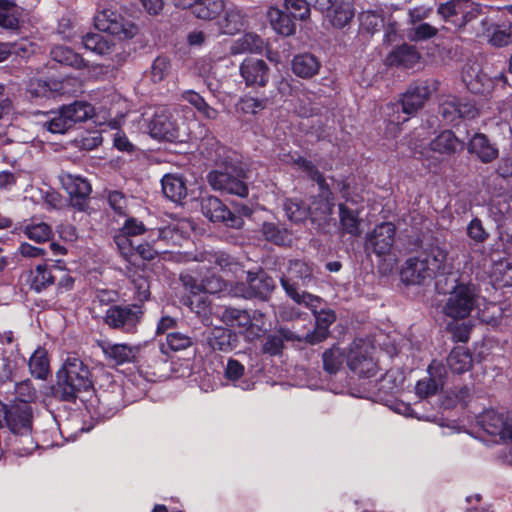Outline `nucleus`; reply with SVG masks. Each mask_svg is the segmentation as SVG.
<instances>
[{"mask_svg": "<svg viewBox=\"0 0 512 512\" xmlns=\"http://www.w3.org/2000/svg\"><path fill=\"white\" fill-rule=\"evenodd\" d=\"M202 261L214 264L219 270L231 273L236 279L234 285H230L227 294L234 297L250 299L253 297L265 298L274 288V281L264 272H251L243 269L242 265L225 252H207Z\"/></svg>", "mask_w": 512, "mask_h": 512, "instance_id": "1", "label": "nucleus"}, {"mask_svg": "<svg viewBox=\"0 0 512 512\" xmlns=\"http://www.w3.org/2000/svg\"><path fill=\"white\" fill-rule=\"evenodd\" d=\"M208 251L201 253L196 260L201 263L198 267V276H185L183 278L184 285L189 289L191 296L188 298V306L203 322H208L212 314L211 302L208 294L227 293V283L214 274L202 275L203 271H209L216 268L214 264L202 261L203 255Z\"/></svg>", "mask_w": 512, "mask_h": 512, "instance_id": "2", "label": "nucleus"}, {"mask_svg": "<svg viewBox=\"0 0 512 512\" xmlns=\"http://www.w3.org/2000/svg\"><path fill=\"white\" fill-rule=\"evenodd\" d=\"M296 164L301 168L307 175L316 181L321 190V200L319 203L313 202L310 207H307L298 198L287 199L284 203V211L286 216L293 222H301L305 220L309 215L315 220L317 217L325 219L332 213L333 203L331 199V193L327 187H325V181L319 171L314 165L306 160L299 158Z\"/></svg>", "mask_w": 512, "mask_h": 512, "instance_id": "3", "label": "nucleus"}, {"mask_svg": "<svg viewBox=\"0 0 512 512\" xmlns=\"http://www.w3.org/2000/svg\"><path fill=\"white\" fill-rule=\"evenodd\" d=\"M375 347L369 340L355 339L346 353V362L349 369L363 380L364 390L353 393L357 397H369L378 385V380H373L378 373V365L374 358Z\"/></svg>", "mask_w": 512, "mask_h": 512, "instance_id": "4", "label": "nucleus"}, {"mask_svg": "<svg viewBox=\"0 0 512 512\" xmlns=\"http://www.w3.org/2000/svg\"><path fill=\"white\" fill-rule=\"evenodd\" d=\"M315 268L313 265L302 261H290L286 272L280 282L286 294L298 305L308 309L319 308L322 299L308 292L302 291V287H308L314 280Z\"/></svg>", "mask_w": 512, "mask_h": 512, "instance_id": "5", "label": "nucleus"}, {"mask_svg": "<svg viewBox=\"0 0 512 512\" xmlns=\"http://www.w3.org/2000/svg\"><path fill=\"white\" fill-rule=\"evenodd\" d=\"M434 83L428 81L412 84L403 94L400 102L388 106L387 133L395 136L400 124L409 120L410 116L421 109L435 91Z\"/></svg>", "mask_w": 512, "mask_h": 512, "instance_id": "6", "label": "nucleus"}, {"mask_svg": "<svg viewBox=\"0 0 512 512\" xmlns=\"http://www.w3.org/2000/svg\"><path fill=\"white\" fill-rule=\"evenodd\" d=\"M216 153L218 157L215 161L218 168L207 176L211 187L214 190L246 197L248 187L242 180L244 178L242 170L234 163L232 157L234 153L226 150L225 147H219Z\"/></svg>", "mask_w": 512, "mask_h": 512, "instance_id": "7", "label": "nucleus"}, {"mask_svg": "<svg viewBox=\"0 0 512 512\" xmlns=\"http://www.w3.org/2000/svg\"><path fill=\"white\" fill-rule=\"evenodd\" d=\"M92 387L90 371L86 365L75 356H68L57 372L55 395L62 401L72 402L79 393Z\"/></svg>", "mask_w": 512, "mask_h": 512, "instance_id": "8", "label": "nucleus"}, {"mask_svg": "<svg viewBox=\"0 0 512 512\" xmlns=\"http://www.w3.org/2000/svg\"><path fill=\"white\" fill-rule=\"evenodd\" d=\"M94 23L99 31L119 38H132L135 35V26L118 13L112 5L103 0L98 4Z\"/></svg>", "mask_w": 512, "mask_h": 512, "instance_id": "9", "label": "nucleus"}, {"mask_svg": "<svg viewBox=\"0 0 512 512\" xmlns=\"http://www.w3.org/2000/svg\"><path fill=\"white\" fill-rule=\"evenodd\" d=\"M477 423L483 433L491 437L492 443L510 441L512 443V417L490 409L481 413Z\"/></svg>", "mask_w": 512, "mask_h": 512, "instance_id": "10", "label": "nucleus"}, {"mask_svg": "<svg viewBox=\"0 0 512 512\" xmlns=\"http://www.w3.org/2000/svg\"><path fill=\"white\" fill-rule=\"evenodd\" d=\"M8 425L14 434L13 450L19 456H28L37 448L31 430V410L25 407L17 416L8 419Z\"/></svg>", "mask_w": 512, "mask_h": 512, "instance_id": "11", "label": "nucleus"}, {"mask_svg": "<svg viewBox=\"0 0 512 512\" xmlns=\"http://www.w3.org/2000/svg\"><path fill=\"white\" fill-rule=\"evenodd\" d=\"M477 290L472 284H459L449 294L444 306V313L455 319L470 315L476 306Z\"/></svg>", "mask_w": 512, "mask_h": 512, "instance_id": "12", "label": "nucleus"}, {"mask_svg": "<svg viewBox=\"0 0 512 512\" xmlns=\"http://www.w3.org/2000/svg\"><path fill=\"white\" fill-rule=\"evenodd\" d=\"M396 227L393 223L383 222L367 233L365 239V251L373 253L377 257L390 256L395 241Z\"/></svg>", "mask_w": 512, "mask_h": 512, "instance_id": "13", "label": "nucleus"}, {"mask_svg": "<svg viewBox=\"0 0 512 512\" xmlns=\"http://www.w3.org/2000/svg\"><path fill=\"white\" fill-rule=\"evenodd\" d=\"M142 315L139 305H114L107 309L104 319L109 327L132 333L140 323Z\"/></svg>", "mask_w": 512, "mask_h": 512, "instance_id": "14", "label": "nucleus"}, {"mask_svg": "<svg viewBox=\"0 0 512 512\" xmlns=\"http://www.w3.org/2000/svg\"><path fill=\"white\" fill-rule=\"evenodd\" d=\"M480 12V6L471 0H450L438 8L439 15L456 29L464 27Z\"/></svg>", "mask_w": 512, "mask_h": 512, "instance_id": "15", "label": "nucleus"}, {"mask_svg": "<svg viewBox=\"0 0 512 512\" xmlns=\"http://www.w3.org/2000/svg\"><path fill=\"white\" fill-rule=\"evenodd\" d=\"M461 77L467 89L474 94H489L493 90L496 81H502L503 84H506V77L503 73L494 78H489L482 73L480 65L476 62L466 63L462 68Z\"/></svg>", "mask_w": 512, "mask_h": 512, "instance_id": "16", "label": "nucleus"}, {"mask_svg": "<svg viewBox=\"0 0 512 512\" xmlns=\"http://www.w3.org/2000/svg\"><path fill=\"white\" fill-rule=\"evenodd\" d=\"M60 181L70 197L71 205L80 211L84 210L92 190L90 183L80 176L69 173L62 174Z\"/></svg>", "mask_w": 512, "mask_h": 512, "instance_id": "17", "label": "nucleus"}, {"mask_svg": "<svg viewBox=\"0 0 512 512\" xmlns=\"http://www.w3.org/2000/svg\"><path fill=\"white\" fill-rule=\"evenodd\" d=\"M152 137L167 141H175L179 138V127L172 120V115L167 108L160 107L154 113L149 124Z\"/></svg>", "mask_w": 512, "mask_h": 512, "instance_id": "18", "label": "nucleus"}, {"mask_svg": "<svg viewBox=\"0 0 512 512\" xmlns=\"http://www.w3.org/2000/svg\"><path fill=\"white\" fill-rule=\"evenodd\" d=\"M201 210L204 216L213 222H223L227 226L234 228H239L242 225V219L232 214L230 210L214 196H207L202 199Z\"/></svg>", "mask_w": 512, "mask_h": 512, "instance_id": "19", "label": "nucleus"}, {"mask_svg": "<svg viewBox=\"0 0 512 512\" xmlns=\"http://www.w3.org/2000/svg\"><path fill=\"white\" fill-rule=\"evenodd\" d=\"M440 114L446 123L453 124L458 119L474 118L478 111L471 102L463 101L455 96H448L440 105Z\"/></svg>", "mask_w": 512, "mask_h": 512, "instance_id": "20", "label": "nucleus"}, {"mask_svg": "<svg viewBox=\"0 0 512 512\" xmlns=\"http://www.w3.org/2000/svg\"><path fill=\"white\" fill-rule=\"evenodd\" d=\"M145 232L148 233V230L141 221L133 217L127 218L122 228L114 237V241L120 253L126 258L132 256L135 242L132 238L142 235Z\"/></svg>", "mask_w": 512, "mask_h": 512, "instance_id": "21", "label": "nucleus"}, {"mask_svg": "<svg viewBox=\"0 0 512 512\" xmlns=\"http://www.w3.org/2000/svg\"><path fill=\"white\" fill-rule=\"evenodd\" d=\"M317 309L318 308L310 309L315 318L314 329L300 331L303 342L311 345L320 343L328 337L329 327L336 319L334 311L330 309L317 311Z\"/></svg>", "mask_w": 512, "mask_h": 512, "instance_id": "22", "label": "nucleus"}, {"mask_svg": "<svg viewBox=\"0 0 512 512\" xmlns=\"http://www.w3.org/2000/svg\"><path fill=\"white\" fill-rule=\"evenodd\" d=\"M240 75L247 86L264 87L269 80V67L262 59L248 57L240 65Z\"/></svg>", "mask_w": 512, "mask_h": 512, "instance_id": "23", "label": "nucleus"}, {"mask_svg": "<svg viewBox=\"0 0 512 512\" xmlns=\"http://www.w3.org/2000/svg\"><path fill=\"white\" fill-rule=\"evenodd\" d=\"M490 263L489 276L491 281L499 287L512 286V259L495 257L483 260V268L487 269Z\"/></svg>", "mask_w": 512, "mask_h": 512, "instance_id": "24", "label": "nucleus"}, {"mask_svg": "<svg viewBox=\"0 0 512 512\" xmlns=\"http://www.w3.org/2000/svg\"><path fill=\"white\" fill-rule=\"evenodd\" d=\"M463 148V142L460 141L455 134L450 130L441 132L435 139L429 143V147L424 150H418L415 146V153L421 156L430 157V152L438 153L441 155H450Z\"/></svg>", "mask_w": 512, "mask_h": 512, "instance_id": "25", "label": "nucleus"}, {"mask_svg": "<svg viewBox=\"0 0 512 512\" xmlns=\"http://www.w3.org/2000/svg\"><path fill=\"white\" fill-rule=\"evenodd\" d=\"M484 35L489 44L494 47H505L512 43V22L504 19L498 22L488 23L482 21Z\"/></svg>", "mask_w": 512, "mask_h": 512, "instance_id": "26", "label": "nucleus"}, {"mask_svg": "<svg viewBox=\"0 0 512 512\" xmlns=\"http://www.w3.org/2000/svg\"><path fill=\"white\" fill-rule=\"evenodd\" d=\"M433 278L420 255L407 259L401 270V279L406 284H422Z\"/></svg>", "mask_w": 512, "mask_h": 512, "instance_id": "27", "label": "nucleus"}, {"mask_svg": "<svg viewBox=\"0 0 512 512\" xmlns=\"http://www.w3.org/2000/svg\"><path fill=\"white\" fill-rule=\"evenodd\" d=\"M102 352L107 361L114 365H122L134 361L139 348L126 343H112L109 341L100 344Z\"/></svg>", "mask_w": 512, "mask_h": 512, "instance_id": "28", "label": "nucleus"}, {"mask_svg": "<svg viewBox=\"0 0 512 512\" xmlns=\"http://www.w3.org/2000/svg\"><path fill=\"white\" fill-rule=\"evenodd\" d=\"M428 266L433 277L450 273L452 267L448 263V252L444 247L431 246L419 254Z\"/></svg>", "mask_w": 512, "mask_h": 512, "instance_id": "29", "label": "nucleus"}, {"mask_svg": "<svg viewBox=\"0 0 512 512\" xmlns=\"http://www.w3.org/2000/svg\"><path fill=\"white\" fill-rule=\"evenodd\" d=\"M284 340L303 342L300 335V330H290L286 328H279L276 333L270 334L266 337L262 350L270 356L280 355L284 347Z\"/></svg>", "mask_w": 512, "mask_h": 512, "instance_id": "30", "label": "nucleus"}, {"mask_svg": "<svg viewBox=\"0 0 512 512\" xmlns=\"http://www.w3.org/2000/svg\"><path fill=\"white\" fill-rule=\"evenodd\" d=\"M332 27L341 29L350 23L355 15L353 4L349 0H337L333 6L323 12Z\"/></svg>", "mask_w": 512, "mask_h": 512, "instance_id": "31", "label": "nucleus"}, {"mask_svg": "<svg viewBox=\"0 0 512 512\" xmlns=\"http://www.w3.org/2000/svg\"><path fill=\"white\" fill-rule=\"evenodd\" d=\"M467 150L483 163H490L498 157L499 151L483 133H476L470 139Z\"/></svg>", "mask_w": 512, "mask_h": 512, "instance_id": "32", "label": "nucleus"}, {"mask_svg": "<svg viewBox=\"0 0 512 512\" xmlns=\"http://www.w3.org/2000/svg\"><path fill=\"white\" fill-rule=\"evenodd\" d=\"M237 334L224 327H214L207 336V343L213 349L230 352L237 347Z\"/></svg>", "mask_w": 512, "mask_h": 512, "instance_id": "33", "label": "nucleus"}, {"mask_svg": "<svg viewBox=\"0 0 512 512\" xmlns=\"http://www.w3.org/2000/svg\"><path fill=\"white\" fill-rule=\"evenodd\" d=\"M164 195L175 203H181L187 196V186L179 174H165L161 179Z\"/></svg>", "mask_w": 512, "mask_h": 512, "instance_id": "34", "label": "nucleus"}, {"mask_svg": "<svg viewBox=\"0 0 512 512\" xmlns=\"http://www.w3.org/2000/svg\"><path fill=\"white\" fill-rule=\"evenodd\" d=\"M420 55L415 47L402 45L392 50L386 58L388 65L411 68L418 63Z\"/></svg>", "mask_w": 512, "mask_h": 512, "instance_id": "35", "label": "nucleus"}, {"mask_svg": "<svg viewBox=\"0 0 512 512\" xmlns=\"http://www.w3.org/2000/svg\"><path fill=\"white\" fill-rule=\"evenodd\" d=\"M320 62L310 54L304 53L296 55L292 60V71L301 78H310L318 73Z\"/></svg>", "mask_w": 512, "mask_h": 512, "instance_id": "36", "label": "nucleus"}, {"mask_svg": "<svg viewBox=\"0 0 512 512\" xmlns=\"http://www.w3.org/2000/svg\"><path fill=\"white\" fill-rule=\"evenodd\" d=\"M22 11L12 1L0 0V27L6 30L16 31L20 27Z\"/></svg>", "mask_w": 512, "mask_h": 512, "instance_id": "37", "label": "nucleus"}, {"mask_svg": "<svg viewBox=\"0 0 512 512\" xmlns=\"http://www.w3.org/2000/svg\"><path fill=\"white\" fill-rule=\"evenodd\" d=\"M30 373L33 377L41 380L47 379L50 373V364L47 350L41 346L32 353L28 360Z\"/></svg>", "mask_w": 512, "mask_h": 512, "instance_id": "38", "label": "nucleus"}, {"mask_svg": "<svg viewBox=\"0 0 512 512\" xmlns=\"http://www.w3.org/2000/svg\"><path fill=\"white\" fill-rule=\"evenodd\" d=\"M262 315L254 313L251 316L247 311H243L242 314L239 315V319L234 325V327L241 328L245 337L248 340H253L261 335L265 328L263 324L260 323Z\"/></svg>", "mask_w": 512, "mask_h": 512, "instance_id": "39", "label": "nucleus"}, {"mask_svg": "<svg viewBox=\"0 0 512 512\" xmlns=\"http://www.w3.org/2000/svg\"><path fill=\"white\" fill-rule=\"evenodd\" d=\"M245 24V17L242 11L231 6L225 9V15L219 22V33L233 35L241 30Z\"/></svg>", "mask_w": 512, "mask_h": 512, "instance_id": "40", "label": "nucleus"}, {"mask_svg": "<svg viewBox=\"0 0 512 512\" xmlns=\"http://www.w3.org/2000/svg\"><path fill=\"white\" fill-rule=\"evenodd\" d=\"M65 112L72 126L78 122H84L92 118L95 114L94 107L85 101H75L69 105L61 107Z\"/></svg>", "mask_w": 512, "mask_h": 512, "instance_id": "41", "label": "nucleus"}, {"mask_svg": "<svg viewBox=\"0 0 512 512\" xmlns=\"http://www.w3.org/2000/svg\"><path fill=\"white\" fill-rule=\"evenodd\" d=\"M264 47V41L254 33H246L235 40L230 46V53L239 55L243 53L260 52Z\"/></svg>", "mask_w": 512, "mask_h": 512, "instance_id": "42", "label": "nucleus"}, {"mask_svg": "<svg viewBox=\"0 0 512 512\" xmlns=\"http://www.w3.org/2000/svg\"><path fill=\"white\" fill-rule=\"evenodd\" d=\"M359 214V209H350L346 204H339L340 225L345 233L353 236L360 235Z\"/></svg>", "mask_w": 512, "mask_h": 512, "instance_id": "43", "label": "nucleus"}, {"mask_svg": "<svg viewBox=\"0 0 512 512\" xmlns=\"http://www.w3.org/2000/svg\"><path fill=\"white\" fill-rule=\"evenodd\" d=\"M55 267L57 266L53 265L49 267L46 264L38 265L35 270L31 272V287L37 292H40L53 284L58 278L54 270Z\"/></svg>", "mask_w": 512, "mask_h": 512, "instance_id": "44", "label": "nucleus"}, {"mask_svg": "<svg viewBox=\"0 0 512 512\" xmlns=\"http://www.w3.org/2000/svg\"><path fill=\"white\" fill-rule=\"evenodd\" d=\"M268 18L273 29L280 35L289 36L295 32L294 20L278 8H270Z\"/></svg>", "mask_w": 512, "mask_h": 512, "instance_id": "45", "label": "nucleus"}, {"mask_svg": "<svg viewBox=\"0 0 512 512\" xmlns=\"http://www.w3.org/2000/svg\"><path fill=\"white\" fill-rule=\"evenodd\" d=\"M447 365L453 373L461 374L470 369L472 357L465 347H457L447 357Z\"/></svg>", "mask_w": 512, "mask_h": 512, "instance_id": "46", "label": "nucleus"}, {"mask_svg": "<svg viewBox=\"0 0 512 512\" xmlns=\"http://www.w3.org/2000/svg\"><path fill=\"white\" fill-rule=\"evenodd\" d=\"M245 372V367L235 359H229L225 368V377L231 381L234 386L242 390H250L253 388L254 383L247 379H242Z\"/></svg>", "mask_w": 512, "mask_h": 512, "instance_id": "47", "label": "nucleus"}, {"mask_svg": "<svg viewBox=\"0 0 512 512\" xmlns=\"http://www.w3.org/2000/svg\"><path fill=\"white\" fill-rule=\"evenodd\" d=\"M225 9L224 0H198L194 6L193 14L204 20L214 19Z\"/></svg>", "mask_w": 512, "mask_h": 512, "instance_id": "48", "label": "nucleus"}, {"mask_svg": "<svg viewBox=\"0 0 512 512\" xmlns=\"http://www.w3.org/2000/svg\"><path fill=\"white\" fill-rule=\"evenodd\" d=\"M360 28L368 33L378 31L384 23V10L376 8L372 10H365L359 15Z\"/></svg>", "mask_w": 512, "mask_h": 512, "instance_id": "49", "label": "nucleus"}, {"mask_svg": "<svg viewBox=\"0 0 512 512\" xmlns=\"http://www.w3.org/2000/svg\"><path fill=\"white\" fill-rule=\"evenodd\" d=\"M268 104L267 98H257L250 95H244L236 104V111L243 116L257 115L266 109Z\"/></svg>", "mask_w": 512, "mask_h": 512, "instance_id": "50", "label": "nucleus"}, {"mask_svg": "<svg viewBox=\"0 0 512 512\" xmlns=\"http://www.w3.org/2000/svg\"><path fill=\"white\" fill-rule=\"evenodd\" d=\"M51 57L58 63L80 69L84 66L83 58L72 49L65 46H55L51 50Z\"/></svg>", "mask_w": 512, "mask_h": 512, "instance_id": "51", "label": "nucleus"}, {"mask_svg": "<svg viewBox=\"0 0 512 512\" xmlns=\"http://www.w3.org/2000/svg\"><path fill=\"white\" fill-rule=\"evenodd\" d=\"M180 223L172 224L163 228H155L148 230L147 239L156 241H165L167 243L178 244L181 236L179 235Z\"/></svg>", "mask_w": 512, "mask_h": 512, "instance_id": "52", "label": "nucleus"}, {"mask_svg": "<svg viewBox=\"0 0 512 512\" xmlns=\"http://www.w3.org/2000/svg\"><path fill=\"white\" fill-rule=\"evenodd\" d=\"M82 44L86 50L98 55L109 54L112 50L111 43L99 33H88L82 38Z\"/></svg>", "mask_w": 512, "mask_h": 512, "instance_id": "53", "label": "nucleus"}, {"mask_svg": "<svg viewBox=\"0 0 512 512\" xmlns=\"http://www.w3.org/2000/svg\"><path fill=\"white\" fill-rule=\"evenodd\" d=\"M182 99L195 107L205 118L215 119L218 115L217 110L209 106L204 98L195 91L188 90L183 92Z\"/></svg>", "mask_w": 512, "mask_h": 512, "instance_id": "54", "label": "nucleus"}, {"mask_svg": "<svg viewBox=\"0 0 512 512\" xmlns=\"http://www.w3.org/2000/svg\"><path fill=\"white\" fill-rule=\"evenodd\" d=\"M23 233L37 243L48 241L52 236L51 227L44 222H31L24 226Z\"/></svg>", "mask_w": 512, "mask_h": 512, "instance_id": "55", "label": "nucleus"}, {"mask_svg": "<svg viewBox=\"0 0 512 512\" xmlns=\"http://www.w3.org/2000/svg\"><path fill=\"white\" fill-rule=\"evenodd\" d=\"M322 359L324 370L329 374H334L342 367L346 354L338 347H332L323 353Z\"/></svg>", "mask_w": 512, "mask_h": 512, "instance_id": "56", "label": "nucleus"}, {"mask_svg": "<svg viewBox=\"0 0 512 512\" xmlns=\"http://www.w3.org/2000/svg\"><path fill=\"white\" fill-rule=\"evenodd\" d=\"M262 232L268 241L277 245H285L291 242L290 233L286 229L280 228L274 223H264Z\"/></svg>", "mask_w": 512, "mask_h": 512, "instance_id": "57", "label": "nucleus"}, {"mask_svg": "<svg viewBox=\"0 0 512 512\" xmlns=\"http://www.w3.org/2000/svg\"><path fill=\"white\" fill-rule=\"evenodd\" d=\"M47 129L52 133H64L72 127L65 112L60 108L58 112H53L50 119L45 123Z\"/></svg>", "mask_w": 512, "mask_h": 512, "instance_id": "58", "label": "nucleus"}, {"mask_svg": "<svg viewBox=\"0 0 512 512\" xmlns=\"http://www.w3.org/2000/svg\"><path fill=\"white\" fill-rule=\"evenodd\" d=\"M171 69L170 61L167 57L159 56L157 57L152 65L150 70V78L154 83L161 82L164 80Z\"/></svg>", "mask_w": 512, "mask_h": 512, "instance_id": "59", "label": "nucleus"}, {"mask_svg": "<svg viewBox=\"0 0 512 512\" xmlns=\"http://www.w3.org/2000/svg\"><path fill=\"white\" fill-rule=\"evenodd\" d=\"M310 4L307 0H285V9L294 20H304L310 15Z\"/></svg>", "mask_w": 512, "mask_h": 512, "instance_id": "60", "label": "nucleus"}, {"mask_svg": "<svg viewBox=\"0 0 512 512\" xmlns=\"http://www.w3.org/2000/svg\"><path fill=\"white\" fill-rule=\"evenodd\" d=\"M437 28L424 22L414 24L408 33V37L413 41H423L434 37L437 34Z\"/></svg>", "mask_w": 512, "mask_h": 512, "instance_id": "61", "label": "nucleus"}, {"mask_svg": "<svg viewBox=\"0 0 512 512\" xmlns=\"http://www.w3.org/2000/svg\"><path fill=\"white\" fill-rule=\"evenodd\" d=\"M166 343L171 350L181 351L192 346L193 340L184 333L172 332L167 334Z\"/></svg>", "mask_w": 512, "mask_h": 512, "instance_id": "62", "label": "nucleus"}, {"mask_svg": "<svg viewBox=\"0 0 512 512\" xmlns=\"http://www.w3.org/2000/svg\"><path fill=\"white\" fill-rule=\"evenodd\" d=\"M108 203L110 207L120 216H126L128 213V198L119 191H111L108 194Z\"/></svg>", "mask_w": 512, "mask_h": 512, "instance_id": "63", "label": "nucleus"}, {"mask_svg": "<svg viewBox=\"0 0 512 512\" xmlns=\"http://www.w3.org/2000/svg\"><path fill=\"white\" fill-rule=\"evenodd\" d=\"M27 90L31 97H47L52 92V87L45 80L31 79Z\"/></svg>", "mask_w": 512, "mask_h": 512, "instance_id": "64", "label": "nucleus"}]
</instances>
